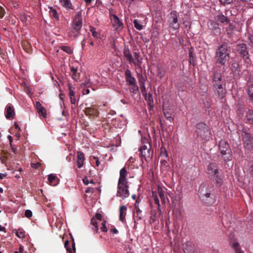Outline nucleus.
I'll return each mask as SVG.
<instances>
[{
  "label": "nucleus",
  "mask_w": 253,
  "mask_h": 253,
  "mask_svg": "<svg viewBox=\"0 0 253 253\" xmlns=\"http://www.w3.org/2000/svg\"><path fill=\"white\" fill-rule=\"evenodd\" d=\"M230 52L228 44L224 42L217 49L215 52L216 63L224 65L229 59Z\"/></svg>",
  "instance_id": "obj_1"
},
{
  "label": "nucleus",
  "mask_w": 253,
  "mask_h": 253,
  "mask_svg": "<svg viewBox=\"0 0 253 253\" xmlns=\"http://www.w3.org/2000/svg\"><path fill=\"white\" fill-rule=\"evenodd\" d=\"M207 173L209 177L212 179L218 186L223 183V176L220 174L218 166L214 163H210L207 169Z\"/></svg>",
  "instance_id": "obj_2"
},
{
  "label": "nucleus",
  "mask_w": 253,
  "mask_h": 253,
  "mask_svg": "<svg viewBox=\"0 0 253 253\" xmlns=\"http://www.w3.org/2000/svg\"><path fill=\"white\" fill-rule=\"evenodd\" d=\"M218 151L219 156L225 162L232 160V153L228 142L221 140L218 143Z\"/></svg>",
  "instance_id": "obj_3"
},
{
  "label": "nucleus",
  "mask_w": 253,
  "mask_h": 253,
  "mask_svg": "<svg viewBox=\"0 0 253 253\" xmlns=\"http://www.w3.org/2000/svg\"><path fill=\"white\" fill-rule=\"evenodd\" d=\"M83 20L82 15L81 11L78 13L73 17L72 28L70 37L76 38L80 34V30L82 27Z\"/></svg>",
  "instance_id": "obj_4"
},
{
  "label": "nucleus",
  "mask_w": 253,
  "mask_h": 253,
  "mask_svg": "<svg viewBox=\"0 0 253 253\" xmlns=\"http://www.w3.org/2000/svg\"><path fill=\"white\" fill-rule=\"evenodd\" d=\"M139 151L140 152L142 161H149L153 155V150L148 140L146 138L142 139V145L139 148Z\"/></svg>",
  "instance_id": "obj_5"
},
{
  "label": "nucleus",
  "mask_w": 253,
  "mask_h": 253,
  "mask_svg": "<svg viewBox=\"0 0 253 253\" xmlns=\"http://www.w3.org/2000/svg\"><path fill=\"white\" fill-rule=\"evenodd\" d=\"M235 50L236 53L244 59L246 67H248L251 63V60L247 45L244 43L237 44L235 46Z\"/></svg>",
  "instance_id": "obj_6"
},
{
  "label": "nucleus",
  "mask_w": 253,
  "mask_h": 253,
  "mask_svg": "<svg viewBox=\"0 0 253 253\" xmlns=\"http://www.w3.org/2000/svg\"><path fill=\"white\" fill-rule=\"evenodd\" d=\"M196 132L198 137L202 140L208 141L211 137V131L205 124H198L196 126Z\"/></svg>",
  "instance_id": "obj_7"
},
{
  "label": "nucleus",
  "mask_w": 253,
  "mask_h": 253,
  "mask_svg": "<svg viewBox=\"0 0 253 253\" xmlns=\"http://www.w3.org/2000/svg\"><path fill=\"white\" fill-rule=\"evenodd\" d=\"M178 16V13L175 10H172L168 15V23L169 27L173 30H177L180 27Z\"/></svg>",
  "instance_id": "obj_8"
},
{
  "label": "nucleus",
  "mask_w": 253,
  "mask_h": 253,
  "mask_svg": "<svg viewBox=\"0 0 253 253\" xmlns=\"http://www.w3.org/2000/svg\"><path fill=\"white\" fill-rule=\"evenodd\" d=\"M129 195L128 183H118L117 196L125 199Z\"/></svg>",
  "instance_id": "obj_9"
},
{
  "label": "nucleus",
  "mask_w": 253,
  "mask_h": 253,
  "mask_svg": "<svg viewBox=\"0 0 253 253\" xmlns=\"http://www.w3.org/2000/svg\"><path fill=\"white\" fill-rule=\"evenodd\" d=\"M242 141L244 147L248 150L253 149V136L248 132H244L242 134Z\"/></svg>",
  "instance_id": "obj_10"
},
{
  "label": "nucleus",
  "mask_w": 253,
  "mask_h": 253,
  "mask_svg": "<svg viewBox=\"0 0 253 253\" xmlns=\"http://www.w3.org/2000/svg\"><path fill=\"white\" fill-rule=\"evenodd\" d=\"M110 19L113 27L116 31H120L124 28V24L122 20L115 14H111L110 15Z\"/></svg>",
  "instance_id": "obj_11"
},
{
  "label": "nucleus",
  "mask_w": 253,
  "mask_h": 253,
  "mask_svg": "<svg viewBox=\"0 0 253 253\" xmlns=\"http://www.w3.org/2000/svg\"><path fill=\"white\" fill-rule=\"evenodd\" d=\"M213 86L218 89L217 92L219 97L220 99L223 98L226 93L225 89H223V86L225 85L224 81H221L220 82L217 81V82H213Z\"/></svg>",
  "instance_id": "obj_12"
},
{
  "label": "nucleus",
  "mask_w": 253,
  "mask_h": 253,
  "mask_svg": "<svg viewBox=\"0 0 253 253\" xmlns=\"http://www.w3.org/2000/svg\"><path fill=\"white\" fill-rule=\"evenodd\" d=\"M102 218V215L99 213H97L95 214V218L92 217L90 221V227L91 229L94 231L96 233H97L99 230L97 222L96 219L101 221Z\"/></svg>",
  "instance_id": "obj_13"
},
{
  "label": "nucleus",
  "mask_w": 253,
  "mask_h": 253,
  "mask_svg": "<svg viewBox=\"0 0 253 253\" xmlns=\"http://www.w3.org/2000/svg\"><path fill=\"white\" fill-rule=\"evenodd\" d=\"M219 68H220V67L218 66H215L213 68V82H217V81H219V82L221 81H224L222 79V74L220 72V70H219Z\"/></svg>",
  "instance_id": "obj_14"
},
{
  "label": "nucleus",
  "mask_w": 253,
  "mask_h": 253,
  "mask_svg": "<svg viewBox=\"0 0 253 253\" xmlns=\"http://www.w3.org/2000/svg\"><path fill=\"white\" fill-rule=\"evenodd\" d=\"M85 115L89 118H95L99 115L98 110L93 107H86L84 110Z\"/></svg>",
  "instance_id": "obj_15"
},
{
  "label": "nucleus",
  "mask_w": 253,
  "mask_h": 253,
  "mask_svg": "<svg viewBox=\"0 0 253 253\" xmlns=\"http://www.w3.org/2000/svg\"><path fill=\"white\" fill-rule=\"evenodd\" d=\"M212 188V186H211L210 188H208L207 183H202L201 184L199 190H198V195L200 199H205V194L208 193L211 189Z\"/></svg>",
  "instance_id": "obj_16"
},
{
  "label": "nucleus",
  "mask_w": 253,
  "mask_h": 253,
  "mask_svg": "<svg viewBox=\"0 0 253 253\" xmlns=\"http://www.w3.org/2000/svg\"><path fill=\"white\" fill-rule=\"evenodd\" d=\"M123 54L130 64H132V62H134V58L131 55L128 46H125L123 49Z\"/></svg>",
  "instance_id": "obj_17"
},
{
  "label": "nucleus",
  "mask_w": 253,
  "mask_h": 253,
  "mask_svg": "<svg viewBox=\"0 0 253 253\" xmlns=\"http://www.w3.org/2000/svg\"><path fill=\"white\" fill-rule=\"evenodd\" d=\"M125 78L128 85L136 83V82L135 78L132 75L131 71L128 69H127L125 71Z\"/></svg>",
  "instance_id": "obj_18"
},
{
  "label": "nucleus",
  "mask_w": 253,
  "mask_h": 253,
  "mask_svg": "<svg viewBox=\"0 0 253 253\" xmlns=\"http://www.w3.org/2000/svg\"><path fill=\"white\" fill-rule=\"evenodd\" d=\"M35 106L39 115L45 118L46 116V111L41 103L39 101H36Z\"/></svg>",
  "instance_id": "obj_19"
},
{
  "label": "nucleus",
  "mask_w": 253,
  "mask_h": 253,
  "mask_svg": "<svg viewBox=\"0 0 253 253\" xmlns=\"http://www.w3.org/2000/svg\"><path fill=\"white\" fill-rule=\"evenodd\" d=\"M134 62L132 64L136 67L141 68L142 63V58L141 57L139 53L137 52H133Z\"/></svg>",
  "instance_id": "obj_20"
},
{
  "label": "nucleus",
  "mask_w": 253,
  "mask_h": 253,
  "mask_svg": "<svg viewBox=\"0 0 253 253\" xmlns=\"http://www.w3.org/2000/svg\"><path fill=\"white\" fill-rule=\"evenodd\" d=\"M127 172L125 168H122L120 171V177L118 180V182L120 183H128L126 179Z\"/></svg>",
  "instance_id": "obj_21"
},
{
  "label": "nucleus",
  "mask_w": 253,
  "mask_h": 253,
  "mask_svg": "<svg viewBox=\"0 0 253 253\" xmlns=\"http://www.w3.org/2000/svg\"><path fill=\"white\" fill-rule=\"evenodd\" d=\"M15 112L13 107L11 105H7L5 108V117L10 119L13 118Z\"/></svg>",
  "instance_id": "obj_22"
},
{
  "label": "nucleus",
  "mask_w": 253,
  "mask_h": 253,
  "mask_svg": "<svg viewBox=\"0 0 253 253\" xmlns=\"http://www.w3.org/2000/svg\"><path fill=\"white\" fill-rule=\"evenodd\" d=\"M84 156L83 152L79 151L77 152V165L78 168L80 169L84 165Z\"/></svg>",
  "instance_id": "obj_23"
},
{
  "label": "nucleus",
  "mask_w": 253,
  "mask_h": 253,
  "mask_svg": "<svg viewBox=\"0 0 253 253\" xmlns=\"http://www.w3.org/2000/svg\"><path fill=\"white\" fill-rule=\"evenodd\" d=\"M127 208L126 206H122L120 207V217L119 219L121 221L124 223L125 221V217L126 215V211Z\"/></svg>",
  "instance_id": "obj_24"
},
{
  "label": "nucleus",
  "mask_w": 253,
  "mask_h": 253,
  "mask_svg": "<svg viewBox=\"0 0 253 253\" xmlns=\"http://www.w3.org/2000/svg\"><path fill=\"white\" fill-rule=\"evenodd\" d=\"M230 245L233 249L235 253H244V252L242 250L240 244L238 242L231 241L230 242Z\"/></svg>",
  "instance_id": "obj_25"
},
{
  "label": "nucleus",
  "mask_w": 253,
  "mask_h": 253,
  "mask_svg": "<svg viewBox=\"0 0 253 253\" xmlns=\"http://www.w3.org/2000/svg\"><path fill=\"white\" fill-rule=\"evenodd\" d=\"M91 83L89 81H85L81 84V87L83 89L82 92L84 95L88 94L89 93V89L86 88L89 87Z\"/></svg>",
  "instance_id": "obj_26"
},
{
  "label": "nucleus",
  "mask_w": 253,
  "mask_h": 253,
  "mask_svg": "<svg viewBox=\"0 0 253 253\" xmlns=\"http://www.w3.org/2000/svg\"><path fill=\"white\" fill-rule=\"evenodd\" d=\"M211 190L205 194V199H201L202 201L209 205L212 204L214 202L213 199L211 198Z\"/></svg>",
  "instance_id": "obj_27"
},
{
  "label": "nucleus",
  "mask_w": 253,
  "mask_h": 253,
  "mask_svg": "<svg viewBox=\"0 0 253 253\" xmlns=\"http://www.w3.org/2000/svg\"><path fill=\"white\" fill-rule=\"evenodd\" d=\"M158 192L162 203H165L166 200L167 198V196L165 195L166 192L161 187L158 186Z\"/></svg>",
  "instance_id": "obj_28"
},
{
  "label": "nucleus",
  "mask_w": 253,
  "mask_h": 253,
  "mask_svg": "<svg viewBox=\"0 0 253 253\" xmlns=\"http://www.w3.org/2000/svg\"><path fill=\"white\" fill-rule=\"evenodd\" d=\"M63 7L67 10L73 9V6L70 0H59Z\"/></svg>",
  "instance_id": "obj_29"
},
{
  "label": "nucleus",
  "mask_w": 253,
  "mask_h": 253,
  "mask_svg": "<svg viewBox=\"0 0 253 253\" xmlns=\"http://www.w3.org/2000/svg\"><path fill=\"white\" fill-rule=\"evenodd\" d=\"M247 93L249 98V102H253V84L248 85Z\"/></svg>",
  "instance_id": "obj_30"
},
{
  "label": "nucleus",
  "mask_w": 253,
  "mask_h": 253,
  "mask_svg": "<svg viewBox=\"0 0 253 253\" xmlns=\"http://www.w3.org/2000/svg\"><path fill=\"white\" fill-rule=\"evenodd\" d=\"M71 77L75 81H77L80 77V73H77V69L73 66L71 67Z\"/></svg>",
  "instance_id": "obj_31"
},
{
  "label": "nucleus",
  "mask_w": 253,
  "mask_h": 253,
  "mask_svg": "<svg viewBox=\"0 0 253 253\" xmlns=\"http://www.w3.org/2000/svg\"><path fill=\"white\" fill-rule=\"evenodd\" d=\"M163 113L164 115L166 118V119L169 121L170 123H172L173 121V118L171 116V111H169L167 109L165 108H163Z\"/></svg>",
  "instance_id": "obj_32"
},
{
  "label": "nucleus",
  "mask_w": 253,
  "mask_h": 253,
  "mask_svg": "<svg viewBox=\"0 0 253 253\" xmlns=\"http://www.w3.org/2000/svg\"><path fill=\"white\" fill-rule=\"evenodd\" d=\"M217 20L221 23H229L230 20L227 18V17L224 16L222 14H220L217 16Z\"/></svg>",
  "instance_id": "obj_33"
},
{
  "label": "nucleus",
  "mask_w": 253,
  "mask_h": 253,
  "mask_svg": "<svg viewBox=\"0 0 253 253\" xmlns=\"http://www.w3.org/2000/svg\"><path fill=\"white\" fill-rule=\"evenodd\" d=\"M232 70L233 72H239L241 70V66L238 61L235 60L231 65Z\"/></svg>",
  "instance_id": "obj_34"
},
{
  "label": "nucleus",
  "mask_w": 253,
  "mask_h": 253,
  "mask_svg": "<svg viewBox=\"0 0 253 253\" xmlns=\"http://www.w3.org/2000/svg\"><path fill=\"white\" fill-rule=\"evenodd\" d=\"M228 24V26L226 28V32L228 35L231 36L234 34V31L235 29V26L230 22Z\"/></svg>",
  "instance_id": "obj_35"
},
{
  "label": "nucleus",
  "mask_w": 253,
  "mask_h": 253,
  "mask_svg": "<svg viewBox=\"0 0 253 253\" xmlns=\"http://www.w3.org/2000/svg\"><path fill=\"white\" fill-rule=\"evenodd\" d=\"M152 197L153 198L155 203L157 205L158 211L159 212H161V210L160 209V201L157 196V193L156 192L152 191Z\"/></svg>",
  "instance_id": "obj_36"
},
{
  "label": "nucleus",
  "mask_w": 253,
  "mask_h": 253,
  "mask_svg": "<svg viewBox=\"0 0 253 253\" xmlns=\"http://www.w3.org/2000/svg\"><path fill=\"white\" fill-rule=\"evenodd\" d=\"M129 90L130 92L133 94H137L139 91L138 86H137L136 83L132 84H129Z\"/></svg>",
  "instance_id": "obj_37"
},
{
  "label": "nucleus",
  "mask_w": 253,
  "mask_h": 253,
  "mask_svg": "<svg viewBox=\"0 0 253 253\" xmlns=\"http://www.w3.org/2000/svg\"><path fill=\"white\" fill-rule=\"evenodd\" d=\"M246 117L250 124H253V110H249L246 115Z\"/></svg>",
  "instance_id": "obj_38"
},
{
  "label": "nucleus",
  "mask_w": 253,
  "mask_h": 253,
  "mask_svg": "<svg viewBox=\"0 0 253 253\" xmlns=\"http://www.w3.org/2000/svg\"><path fill=\"white\" fill-rule=\"evenodd\" d=\"M56 176L53 174H49L48 177V180L49 184L51 185H55L56 183L54 182V181L56 180Z\"/></svg>",
  "instance_id": "obj_39"
},
{
  "label": "nucleus",
  "mask_w": 253,
  "mask_h": 253,
  "mask_svg": "<svg viewBox=\"0 0 253 253\" xmlns=\"http://www.w3.org/2000/svg\"><path fill=\"white\" fill-rule=\"evenodd\" d=\"M157 211L156 210L152 211L151 212V216L150 217V223H154L156 221Z\"/></svg>",
  "instance_id": "obj_40"
},
{
  "label": "nucleus",
  "mask_w": 253,
  "mask_h": 253,
  "mask_svg": "<svg viewBox=\"0 0 253 253\" xmlns=\"http://www.w3.org/2000/svg\"><path fill=\"white\" fill-rule=\"evenodd\" d=\"M90 31L92 34V35L93 37L95 38H99L100 33L95 30V28L92 26H90Z\"/></svg>",
  "instance_id": "obj_41"
},
{
  "label": "nucleus",
  "mask_w": 253,
  "mask_h": 253,
  "mask_svg": "<svg viewBox=\"0 0 253 253\" xmlns=\"http://www.w3.org/2000/svg\"><path fill=\"white\" fill-rule=\"evenodd\" d=\"M60 49L69 54L73 53V50L71 48L67 46H62L60 47Z\"/></svg>",
  "instance_id": "obj_42"
},
{
  "label": "nucleus",
  "mask_w": 253,
  "mask_h": 253,
  "mask_svg": "<svg viewBox=\"0 0 253 253\" xmlns=\"http://www.w3.org/2000/svg\"><path fill=\"white\" fill-rule=\"evenodd\" d=\"M135 210H136V213L137 214V215L138 216V218L139 219H141V213H142V211L140 210V209L138 207V206L137 205V201H136V202H135Z\"/></svg>",
  "instance_id": "obj_43"
},
{
  "label": "nucleus",
  "mask_w": 253,
  "mask_h": 253,
  "mask_svg": "<svg viewBox=\"0 0 253 253\" xmlns=\"http://www.w3.org/2000/svg\"><path fill=\"white\" fill-rule=\"evenodd\" d=\"M134 27L138 30H141L143 28V26L139 23L137 19H135L133 21Z\"/></svg>",
  "instance_id": "obj_44"
},
{
  "label": "nucleus",
  "mask_w": 253,
  "mask_h": 253,
  "mask_svg": "<svg viewBox=\"0 0 253 253\" xmlns=\"http://www.w3.org/2000/svg\"><path fill=\"white\" fill-rule=\"evenodd\" d=\"M50 14L51 15V16H53L55 19H59L58 14L57 12V11L55 9H53L52 8H50Z\"/></svg>",
  "instance_id": "obj_45"
},
{
  "label": "nucleus",
  "mask_w": 253,
  "mask_h": 253,
  "mask_svg": "<svg viewBox=\"0 0 253 253\" xmlns=\"http://www.w3.org/2000/svg\"><path fill=\"white\" fill-rule=\"evenodd\" d=\"M74 89L75 88L74 87L70 85H69L68 90L70 96L75 95V92L74 91Z\"/></svg>",
  "instance_id": "obj_46"
},
{
  "label": "nucleus",
  "mask_w": 253,
  "mask_h": 253,
  "mask_svg": "<svg viewBox=\"0 0 253 253\" xmlns=\"http://www.w3.org/2000/svg\"><path fill=\"white\" fill-rule=\"evenodd\" d=\"M16 235L20 238H23L25 237V232L18 230L16 232Z\"/></svg>",
  "instance_id": "obj_47"
},
{
  "label": "nucleus",
  "mask_w": 253,
  "mask_h": 253,
  "mask_svg": "<svg viewBox=\"0 0 253 253\" xmlns=\"http://www.w3.org/2000/svg\"><path fill=\"white\" fill-rule=\"evenodd\" d=\"M69 244H70L68 240H66L64 243V247H65V248H66L67 251L68 252L72 253V249L70 247Z\"/></svg>",
  "instance_id": "obj_48"
},
{
  "label": "nucleus",
  "mask_w": 253,
  "mask_h": 253,
  "mask_svg": "<svg viewBox=\"0 0 253 253\" xmlns=\"http://www.w3.org/2000/svg\"><path fill=\"white\" fill-rule=\"evenodd\" d=\"M157 74H158V76L159 78H162L165 75V73L163 72V70L160 68L158 67Z\"/></svg>",
  "instance_id": "obj_49"
},
{
  "label": "nucleus",
  "mask_w": 253,
  "mask_h": 253,
  "mask_svg": "<svg viewBox=\"0 0 253 253\" xmlns=\"http://www.w3.org/2000/svg\"><path fill=\"white\" fill-rule=\"evenodd\" d=\"M213 27L214 28L215 34L219 35L220 33V29L219 28L218 24L214 23Z\"/></svg>",
  "instance_id": "obj_50"
},
{
  "label": "nucleus",
  "mask_w": 253,
  "mask_h": 253,
  "mask_svg": "<svg viewBox=\"0 0 253 253\" xmlns=\"http://www.w3.org/2000/svg\"><path fill=\"white\" fill-rule=\"evenodd\" d=\"M102 226L100 227L101 230L102 232H106L108 231V229L106 226V221H103L101 224Z\"/></svg>",
  "instance_id": "obj_51"
},
{
  "label": "nucleus",
  "mask_w": 253,
  "mask_h": 253,
  "mask_svg": "<svg viewBox=\"0 0 253 253\" xmlns=\"http://www.w3.org/2000/svg\"><path fill=\"white\" fill-rule=\"evenodd\" d=\"M138 81L140 85L145 84V78L142 75H139Z\"/></svg>",
  "instance_id": "obj_52"
},
{
  "label": "nucleus",
  "mask_w": 253,
  "mask_h": 253,
  "mask_svg": "<svg viewBox=\"0 0 253 253\" xmlns=\"http://www.w3.org/2000/svg\"><path fill=\"white\" fill-rule=\"evenodd\" d=\"M25 215L28 218L31 217L33 215L32 211L29 210H27L25 212Z\"/></svg>",
  "instance_id": "obj_53"
},
{
  "label": "nucleus",
  "mask_w": 253,
  "mask_h": 253,
  "mask_svg": "<svg viewBox=\"0 0 253 253\" xmlns=\"http://www.w3.org/2000/svg\"><path fill=\"white\" fill-rule=\"evenodd\" d=\"M140 89L143 95H146V90L145 84L140 85Z\"/></svg>",
  "instance_id": "obj_54"
},
{
  "label": "nucleus",
  "mask_w": 253,
  "mask_h": 253,
  "mask_svg": "<svg viewBox=\"0 0 253 253\" xmlns=\"http://www.w3.org/2000/svg\"><path fill=\"white\" fill-rule=\"evenodd\" d=\"M220 1L221 3L224 5L232 2V0H220Z\"/></svg>",
  "instance_id": "obj_55"
},
{
  "label": "nucleus",
  "mask_w": 253,
  "mask_h": 253,
  "mask_svg": "<svg viewBox=\"0 0 253 253\" xmlns=\"http://www.w3.org/2000/svg\"><path fill=\"white\" fill-rule=\"evenodd\" d=\"M70 101L72 104H75L76 103V100L75 98V95L70 96Z\"/></svg>",
  "instance_id": "obj_56"
},
{
  "label": "nucleus",
  "mask_w": 253,
  "mask_h": 253,
  "mask_svg": "<svg viewBox=\"0 0 253 253\" xmlns=\"http://www.w3.org/2000/svg\"><path fill=\"white\" fill-rule=\"evenodd\" d=\"M4 9L1 6H0V18H2L4 15Z\"/></svg>",
  "instance_id": "obj_57"
},
{
  "label": "nucleus",
  "mask_w": 253,
  "mask_h": 253,
  "mask_svg": "<svg viewBox=\"0 0 253 253\" xmlns=\"http://www.w3.org/2000/svg\"><path fill=\"white\" fill-rule=\"evenodd\" d=\"M86 193H92L94 192V189L91 187H87L85 190Z\"/></svg>",
  "instance_id": "obj_58"
},
{
  "label": "nucleus",
  "mask_w": 253,
  "mask_h": 253,
  "mask_svg": "<svg viewBox=\"0 0 253 253\" xmlns=\"http://www.w3.org/2000/svg\"><path fill=\"white\" fill-rule=\"evenodd\" d=\"M20 20L24 23H26L27 21V16L23 15H21L20 17Z\"/></svg>",
  "instance_id": "obj_59"
},
{
  "label": "nucleus",
  "mask_w": 253,
  "mask_h": 253,
  "mask_svg": "<svg viewBox=\"0 0 253 253\" xmlns=\"http://www.w3.org/2000/svg\"><path fill=\"white\" fill-rule=\"evenodd\" d=\"M41 166L40 163H36V164H32V167L34 169H38Z\"/></svg>",
  "instance_id": "obj_60"
},
{
  "label": "nucleus",
  "mask_w": 253,
  "mask_h": 253,
  "mask_svg": "<svg viewBox=\"0 0 253 253\" xmlns=\"http://www.w3.org/2000/svg\"><path fill=\"white\" fill-rule=\"evenodd\" d=\"M189 62L191 63V58H194L193 54L192 51H189Z\"/></svg>",
  "instance_id": "obj_61"
},
{
  "label": "nucleus",
  "mask_w": 253,
  "mask_h": 253,
  "mask_svg": "<svg viewBox=\"0 0 253 253\" xmlns=\"http://www.w3.org/2000/svg\"><path fill=\"white\" fill-rule=\"evenodd\" d=\"M0 54L1 55V57H2L3 59H4V58H5V53L3 52V50H2L0 47Z\"/></svg>",
  "instance_id": "obj_62"
},
{
  "label": "nucleus",
  "mask_w": 253,
  "mask_h": 253,
  "mask_svg": "<svg viewBox=\"0 0 253 253\" xmlns=\"http://www.w3.org/2000/svg\"><path fill=\"white\" fill-rule=\"evenodd\" d=\"M83 181L85 185H87L89 183L88 179L86 177L83 178Z\"/></svg>",
  "instance_id": "obj_63"
},
{
  "label": "nucleus",
  "mask_w": 253,
  "mask_h": 253,
  "mask_svg": "<svg viewBox=\"0 0 253 253\" xmlns=\"http://www.w3.org/2000/svg\"><path fill=\"white\" fill-rule=\"evenodd\" d=\"M14 126L15 129H17L18 130H20V128L16 123H15Z\"/></svg>",
  "instance_id": "obj_64"
}]
</instances>
